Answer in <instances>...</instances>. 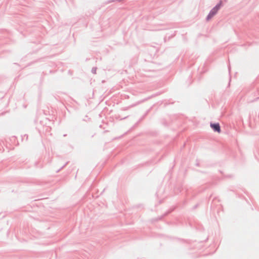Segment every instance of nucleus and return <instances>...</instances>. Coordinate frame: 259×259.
Listing matches in <instances>:
<instances>
[{"instance_id":"nucleus-1","label":"nucleus","mask_w":259,"mask_h":259,"mask_svg":"<svg viewBox=\"0 0 259 259\" xmlns=\"http://www.w3.org/2000/svg\"><path fill=\"white\" fill-rule=\"evenodd\" d=\"M220 8V5H218L210 12L209 14H208L207 17V20H209L217 13Z\"/></svg>"},{"instance_id":"nucleus-2","label":"nucleus","mask_w":259,"mask_h":259,"mask_svg":"<svg viewBox=\"0 0 259 259\" xmlns=\"http://www.w3.org/2000/svg\"><path fill=\"white\" fill-rule=\"evenodd\" d=\"M210 126L214 131L217 132L219 133L221 132V128L219 123L211 124Z\"/></svg>"}]
</instances>
